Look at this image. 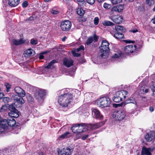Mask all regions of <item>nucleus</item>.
Returning <instances> with one entry per match:
<instances>
[{"label":"nucleus","instance_id":"f257e3e1","mask_svg":"<svg viewBox=\"0 0 155 155\" xmlns=\"http://www.w3.org/2000/svg\"><path fill=\"white\" fill-rule=\"evenodd\" d=\"M61 92V94L58 97V103L63 107H67L72 100V94L65 89L62 90Z\"/></svg>","mask_w":155,"mask_h":155},{"label":"nucleus","instance_id":"f03ea898","mask_svg":"<svg viewBox=\"0 0 155 155\" xmlns=\"http://www.w3.org/2000/svg\"><path fill=\"white\" fill-rule=\"evenodd\" d=\"M34 90L35 92L34 93V96L35 99L39 104L42 103L47 94V91L40 88H35Z\"/></svg>","mask_w":155,"mask_h":155},{"label":"nucleus","instance_id":"7ed1b4c3","mask_svg":"<svg viewBox=\"0 0 155 155\" xmlns=\"http://www.w3.org/2000/svg\"><path fill=\"white\" fill-rule=\"evenodd\" d=\"M109 43L106 40L102 41L101 46L100 48V55L102 58H105L108 57L109 50Z\"/></svg>","mask_w":155,"mask_h":155},{"label":"nucleus","instance_id":"20e7f679","mask_svg":"<svg viewBox=\"0 0 155 155\" xmlns=\"http://www.w3.org/2000/svg\"><path fill=\"white\" fill-rule=\"evenodd\" d=\"M87 124L84 123H81L75 124L71 127V129L73 133H77L76 137L78 138L81 137V133L86 130Z\"/></svg>","mask_w":155,"mask_h":155},{"label":"nucleus","instance_id":"39448f33","mask_svg":"<svg viewBox=\"0 0 155 155\" xmlns=\"http://www.w3.org/2000/svg\"><path fill=\"white\" fill-rule=\"evenodd\" d=\"M95 103L99 107L103 108L109 106L110 104L111 101L109 97H103L97 99Z\"/></svg>","mask_w":155,"mask_h":155},{"label":"nucleus","instance_id":"423d86ee","mask_svg":"<svg viewBox=\"0 0 155 155\" xmlns=\"http://www.w3.org/2000/svg\"><path fill=\"white\" fill-rule=\"evenodd\" d=\"M128 92L125 91H121L117 92L113 98V101L116 103L119 102L124 100L126 97Z\"/></svg>","mask_w":155,"mask_h":155},{"label":"nucleus","instance_id":"0eeeda50","mask_svg":"<svg viewBox=\"0 0 155 155\" xmlns=\"http://www.w3.org/2000/svg\"><path fill=\"white\" fill-rule=\"evenodd\" d=\"M22 97L18 95L15 94L12 96V98L14 100V104L17 107H21L25 102L24 100Z\"/></svg>","mask_w":155,"mask_h":155},{"label":"nucleus","instance_id":"6e6552de","mask_svg":"<svg viewBox=\"0 0 155 155\" xmlns=\"http://www.w3.org/2000/svg\"><path fill=\"white\" fill-rule=\"evenodd\" d=\"M112 116L116 120H121L124 118L125 117V113L124 111L121 110L114 113Z\"/></svg>","mask_w":155,"mask_h":155},{"label":"nucleus","instance_id":"1a4fd4ad","mask_svg":"<svg viewBox=\"0 0 155 155\" xmlns=\"http://www.w3.org/2000/svg\"><path fill=\"white\" fill-rule=\"evenodd\" d=\"M71 23L68 20H65L61 22V27L62 30L63 31H68L69 30L71 27Z\"/></svg>","mask_w":155,"mask_h":155},{"label":"nucleus","instance_id":"9d476101","mask_svg":"<svg viewBox=\"0 0 155 155\" xmlns=\"http://www.w3.org/2000/svg\"><path fill=\"white\" fill-rule=\"evenodd\" d=\"M104 124L103 122H100L94 124H87V130H94L102 126Z\"/></svg>","mask_w":155,"mask_h":155},{"label":"nucleus","instance_id":"9b49d317","mask_svg":"<svg viewBox=\"0 0 155 155\" xmlns=\"http://www.w3.org/2000/svg\"><path fill=\"white\" fill-rule=\"evenodd\" d=\"M92 112L94 117L96 119L101 120L103 119V115L98 110L93 108L92 109Z\"/></svg>","mask_w":155,"mask_h":155},{"label":"nucleus","instance_id":"f8f14e48","mask_svg":"<svg viewBox=\"0 0 155 155\" xmlns=\"http://www.w3.org/2000/svg\"><path fill=\"white\" fill-rule=\"evenodd\" d=\"M136 49V46L135 45H127L124 49L126 53L130 54L134 52Z\"/></svg>","mask_w":155,"mask_h":155},{"label":"nucleus","instance_id":"ddd939ff","mask_svg":"<svg viewBox=\"0 0 155 155\" xmlns=\"http://www.w3.org/2000/svg\"><path fill=\"white\" fill-rule=\"evenodd\" d=\"M8 127V122L6 119H3L0 121V132H2Z\"/></svg>","mask_w":155,"mask_h":155},{"label":"nucleus","instance_id":"4468645a","mask_svg":"<svg viewBox=\"0 0 155 155\" xmlns=\"http://www.w3.org/2000/svg\"><path fill=\"white\" fill-rule=\"evenodd\" d=\"M12 42L14 45H19L28 42L27 40L24 39L23 38H21L19 39H14L12 41Z\"/></svg>","mask_w":155,"mask_h":155},{"label":"nucleus","instance_id":"2eb2a0df","mask_svg":"<svg viewBox=\"0 0 155 155\" xmlns=\"http://www.w3.org/2000/svg\"><path fill=\"white\" fill-rule=\"evenodd\" d=\"M35 54V51L31 48H29L26 50L24 53V56L27 58L33 56Z\"/></svg>","mask_w":155,"mask_h":155},{"label":"nucleus","instance_id":"dca6fc26","mask_svg":"<svg viewBox=\"0 0 155 155\" xmlns=\"http://www.w3.org/2000/svg\"><path fill=\"white\" fill-rule=\"evenodd\" d=\"M98 37L94 35L93 36L89 37L87 39L86 42V44L87 45H89L92 42H95L98 40Z\"/></svg>","mask_w":155,"mask_h":155},{"label":"nucleus","instance_id":"f3484780","mask_svg":"<svg viewBox=\"0 0 155 155\" xmlns=\"http://www.w3.org/2000/svg\"><path fill=\"white\" fill-rule=\"evenodd\" d=\"M15 92L18 95L24 97L25 96V93L22 88L19 87H15L14 89Z\"/></svg>","mask_w":155,"mask_h":155},{"label":"nucleus","instance_id":"a211bd4d","mask_svg":"<svg viewBox=\"0 0 155 155\" xmlns=\"http://www.w3.org/2000/svg\"><path fill=\"white\" fill-rule=\"evenodd\" d=\"M111 20L113 21L116 23L120 24L122 21L123 18L121 16L115 15L112 17Z\"/></svg>","mask_w":155,"mask_h":155},{"label":"nucleus","instance_id":"6ab92c4d","mask_svg":"<svg viewBox=\"0 0 155 155\" xmlns=\"http://www.w3.org/2000/svg\"><path fill=\"white\" fill-rule=\"evenodd\" d=\"M58 153L59 155H70V150L67 148H64L62 150H58Z\"/></svg>","mask_w":155,"mask_h":155},{"label":"nucleus","instance_id":"aec40b11","mask_svg":"<svg viewBox=\"0 0 155 155\" xmlns=\"http://www.w3.org/2000/svg\"><path fill=\"white\" fill-rule=\"evenodd\" d=\"M153 149L150 148L143 147L141 151V155H151L150 153Z\"/></svg>","mask_w":155,"mask_h":155},{"label":"nucleus","instance_id":"412c9836","mask_svg":"<svg viewBox=\"0 0 155 155\" xmlns=\"http://www.w3.org/2000/svg\"><path fill=\"white\" fill-rule=\"evenodd\" d=\"M154 133L152 131L150 133H147L145 135V138L148 141H150L154 138Z\"/></svg>","mask_w":155,"mask_h":155},{"label":"nucleus","instance_id":"4be33fe9","mask_svg":"<svg viewBox=\"0 0 155 155\" xmlns=\"http://www.w3.org/2000/svg\"><path fill=\"white\" fill-rule=\"evenodd\" d=\"M8 115L10 117L17 118L19 115V112L16 109L13 111H10L8 114Z\"/></svg>","mask_w":155,"mask_h":155},{"label":"nucleus","instance_id":"5701e85b","mask_svg":"<svg viewBox=\"0 0 155 155\" xmlns=\"http://www.w3.org/2000/svg\"><path fill=\"white\" fill-rule=\"evenodd\" d=\"M64 64L67 67H70L73 65V62L71 59L65 58L63 60Z\"/></svg>","mask_w":155,"mask_h":155},{"label":"nucleus","instance_id":"b1692460","mask_svg":"<svg viewBox=\"0 0 155 155\" xmlns=\"http://www.w3.org/2000/svg\"><path fill=\"white\" fill-rule=\"evenodd\" d=\"M20 0H8V4L13 7L17 6L19 3Z\"/></svg>","mask_w":155,"mask_h":155},{"label":"nucleus","instance_id":"393cba45","mask_svg":"<svg viewBox=\"0 0 155 155\" xmlns=\"http://www.w3.org/2000/svg\"><path fill=\"white\" fill-rule=\"evenodd\" d=\"M8 122V126L9 125L10 126H13L15 124L16 121L15 120L12 118L10 117L8 118L7 120Z\"/></svg>","mask_w":155,"mask_h":155},{"label":"nucleus","instance_id":"a878e982","mask_svg":"<svg viewBox=\"0 0 155 155\" xmlns=\"http://www.w3.org/2000/svg\"><path fill=\"white\" fill-rule=\"evenodd\" d=\"M126 103L127 104L133 103L135 104V106L137 107L136 103L134 98L132 97H130L126 100Z\"/></svg>","mask_w":155,"mask_h":155},{"label":"nucleus","instance_id":"bb28decb","mask_svg":"<svg viewBox=\"0 0 155 155\" xmlns=\"http://www.w3.org/2000/svg\"><path fill=\"white\" fill-rule=\"evenodd\" d=\"M114 36L117 39H120L123 38L124 35L120 32H116L114 35Z\"/></svg>","mask_w":155,"mask_h":155},{"label":"nucleus","instance_id":"cd10ccee","mask_svg":"<svg viewBox=\"0 0 155 155\" xmlns=\"http://www.w3.org/2000/svg\"><path fill=\"white\" fill-rule=\"evenodd\" d=\"M56 61L55 60H53L49 63L48 65L45 67V68L47 69H51L53 68V64L55 63Z\"/></svg>","mask_w":155,"mask_h":155},{"label":"nucleus","instance_id":"c85d7f7f","mask_svg":"<svg viewBox=\"0 0 155 155\" xmlns=\"http://www.w3.org/2000/svg\"><path fill=\"white\" fill-rule=\"evenodd\" d=\"M102 24L104 25L105 26H112L114 25V24L112 22L107 20L103 21Z\"/></svg>","mask_w":155,"mask_h":155},{"label":"nucleus","instance_id":"c756f323","mask_svg":"<svg viewBox=\"0 0 155 155\" xmlns=\"http://www.w3.org/2000/svg\"><path fill=\"white\" fill-rule=\"evenodd\" d=\"M84 12V11L81 8H79L77 9V13L80 16L83 15Z\"/></svg>","mask_w":155,"mask_h":155},{"label":"nucleus","instance_id":"7c9ffc66","mask_svg":"<svg viewBox=\"0 0 155 155\" xmlns=\"http://www.w3.org/2000/svg\"><path fill=\"white\" fill-rule=\"evenodd\" d=\"M70 135V133L67 132L63 134H62L60 137V138H62V139H64V138H67L68 137H69Z\"/></svg>","mask_w":155,"mask_h":155},{"label":"nucleus","instance_id":"2f4dec72","mask_svg":"<svg viewBox=\"0 0 155 155\" xmlns=\"http://www.w3.org/2000/svg\"><path fill=\"white\" fill-rule=\"evenodd\" d=\"M117 8L118 10V12H121L124 9V5L122 4H120L117 6Z\"/></svg>","mask_w":155,"mask_h":155},{"label":"nucleus","instance_id":"473e14b6","mask_svg":"<svg viewBox=\"0 0 155 155\" xmlns=\"http://www.w3.org/2000/svg\"><path fill=\"white\" fill-rule=\"evenodd\" d=\"M78 2V4L81 6H84L86 4V3L84 0H77Z\"/></svg>","mask_w":155,"mask_h":155},{"label":"nucleus","instance_id":"72a5a7b5","mask_svg":"<svg viewBox=\"0 0 155 155\" xmlns=\"http://www.w3.org/2000/svg\"><path fill=\"white\" fill-rule=\"evenodd\" d=\"M115 28L117 31L119 32L120 31L124 30V28L123 26L120 25H117L115 26Z\"/></svg>","mask_w":155,"mask_h":155},{"label":"nucleus","instance_id":"f704fd0d","mask_svg":"<svg viewBox=\"0 0 155 155\" xmlns=\"http://www.w3.org/2000/svg\"><path fill=\"white\" fill-rule=\"evenodd\" d=\"M121 54H122L120 52H117L112 56V59H116L119 58L121 56Z\"/></svg>","mask_w":155,"mask_h":155},{"label":"nucleus","instance_id":"c9c22d12","mask_svg":"<svg viewBox=\"0 0 155 155\" xmlns=\"http://www.w3.org/2000/svg\"><path fill=\"white\" fill-rule=\"evenodd\" d=\"M103 7L106 9H109L110 8L111 5L110 4L105 2L104 4Z\"/></svg>","mask_w":155,"mask_h":155},{"label":"nucleus","instance_id":"e433bc0d","mask_svg":"<svg viewBox=\"0 0 155 155\" xmlns=\"http://www.w3.org/2000/svg\"><path fill=\"white\" fill-rule=\"evenodd\" d=\"M146 2L147 4L150 6L153 5L155 3L153 0H146Z\"/></svg>","mask_w":155,"mask_h":155},{"label":"nucleus","instance_id":"4c0bfd02","mask_svg":"<svg viewBox=\"0 0 155 155\" xmlns=\"http://www.w3.org/2000/svg\"><path fill=\"white\" fill-rule=\"evenodd\" d=\"M112 4L113 5L118 4L121 2L122 0H110Z\"/></svg>","mask_w":155,"mask_h":155},{"label":"nucleus","instance_id":"58836bf2","mask_svg":"<svg viewBox=\"0 0 155 155\" xmlns=\"http://www.w3.org/2000/svg\"><path fill=\"white\" fill-rule=\"evenodd\" d=\"M11 101L10 98L8 97H4L3 99V101L5 103H8Z\"/></svg>","mask_w":155,"mask_h":155},{"label":"nucleus","instance_id":"ea45409f","mask_svg":"<svg viewBox=\"0 0 155 155\" xmlns=\"http://www.w3.org/2000/svg\"><path fill=\"white\" fill-rule=\"evenodd\" d=\"M5 85L6 88V91L7 92H8L10 90L11 88V85L7 83H5Z\"/></svg>","mask_w":155,"mask_h":155},{"label":"nucleus","instance_id":"a19ab883","mask_svg":"<svg viewBox=\"0 0 155 155\" xmlns=\"http://www.w3.org/2000/svg\"><path fill=\"white\" fill-rule=\"evenodd\" d=\"M14 104H12L9 105V109L10 111H13L16 110L14 106Z\"/></svg>","mask_w":155,"mask_h":155},{"label":"nucleus","instance_id":"79ce46f5","mask_svg":"<svg viewBox=\"0 0 155 155\" xmlns=\"http://www.w3.org/2000/svg\"><path fill=\"white\" fill-rule=\"evenodd\" d=\"M94 23L95 25H97L99 22V19L98 17H96L94 20Z\"/></svg>","mask_w":155,"mask_h":155},{"label":"nucleus","instance_id":"37998d69","mask_svg":"<svg viewBox=\"0 0 155 155\" xmlns=\"http://www.w3.org/2000/svg\"><path fill=\"white\" fill-rule=\"evenodd\" d=\"M37 43V40L31 39V43L32 45H36Z\"/></svg>","mask_w":155,"mask_h":155},{"label":"nucleus","instance_id":"c03bdc74","mask_svg":"<svg viewBox=\"0 0 155 155\" xmlns=\"http://www.w3.org/2000/svg\"><path fill=\"white\" fill-rule=\"evenodd\" d=\"M111 12L112 13H113L114 12H118V10L117 8V7L114 6L111 10Z\"/></svg>","mask_w":155,"mask_h":155},{"label":"nucleus","instance_id":"a18cd8bd","mask_svg":"<svg viewBox=\"0 0 155 155\" xmlns=\"http://www.w3.org/2000/svg\"><path fill=\"white\" fill-rule=\"evenodd\" d=\"M151 88L153 94L155 95V85L153 84L152 85Z\"/></svg>","mask_w":155,"mask_h":155},{"label":"nucleus","instance_id":"49530a36","mask_svg":"<svg viewBox=\"0 0 155 155\" xmlns=\"http://www.w3.org/2000/svg\"><path fill=\"white\" fill-rule=\"evenodd\" d=\"M86 1L89 4L92 5L94 3L95 0H86Z\"/></svg>","mask_w":155,"mask_h":155},{"label":"nucleus","instance_id":"de8ad7c7","mask_svg":"<svg viewBox=\"0 0 155 155\" xmlns=\"http://www.w3.org/2000/svg\"><path fill=\"white\" fill-rule=\"evenodd\" d=\"M28 5V2L27 1H25L22 4V6L24 8H25Z\"/></svg>","mask_w":155,"mask_h":155},{"label":"nucleus","instance_id":"09e8293b","mask_svg":"<svg viewBox=\"0 0 155 155\" xmlns=\"http://www.w3.org/2000/svg\"><path fill=\"white\" fill-rule=\"evenodd\" d=\"M51 13L53 14H57L59 13V12L57 10L52 9L51 11Z\"/></svg>","mask_w":155,"mask_h":155},{"label":"nucleus","instance_id":"8fccbe9b","mask_svg":"<svg viewBox=\"0 0 155 155\" xmlns=\"http://www.w3.org/2000/svg\"><path fill=\"white\" fill-rule=\"evenodd\" d=\"M124 42L127 43H134V41H131L130 40H124Z\"/></svg>","mask_w":155,"mask_h":155},{"label":"nucleus","instance_id":"3c124183","mask_svg":"<svg viewBox=\"0 0 155 155\" xmlns=\"http://www.w3.org/2000/svg\"><path fill=\"white\" fill-rule=\"evenodd\" d=\"M74 91L75 93H76L77 96L76 97V98L78 96L80 95V92L78 90H75Z\"/></svg>","mask_w":155,"mask_h":155},{"label":"nucleus","instance_id":"603ef678","mask_svg":"<svg viewBox=\"0 0 155 155\" xmlns=\"http://www.w3.org/2000/svg\"><path fill=\"white\" fill-rule=\"evenodd\" d=\"M88 134L85 135L84 136H83L81 137V139L83 140H84L88 137Z\"/></svg>","mask_w":155,"mask_h":155},{"label":"nucleus","instance_id":"864d4df0","mask_svg":"<svg viewBox=\"0 0 155 155\" xmlns=\"http://www.w3.org/2000/svg\"><path fill=\"white\" fill-rule=\"evenodd\" d=\"M73 54L75 57H79L80 56V54L79 53H76L75 52L73 53Z\"/></svg>","mask_w":155,"mask_h":155},{"label":"nucleus","instance_id":"5fc2aeb1","mask_svg":"<svg viewBox=\"0 0 155 155\" xmlns=\"http://www.w3.org/2000/svg\"><path fill=\"white\" fill-rule=\"evenodd\" d=\"M45 53L46 52H44L43 53H42V54H40L39 56V58L40 59H42L44 58V56L43 55V54Z\"/></svg>","mask_w":155,"mask_h":155},{"label":"nucleus","instance_id":"6e6d98bb","mask_svg":"<svg viewBox=\"0 0 155 155\" xmlns=\"http://www.w3.org/2000/svg\"><path fill=\"white\" fill-rule=\"evenodd\" d=\"M149 110L151 112H152L154 110V109L153 108V107H151V106H150L149 107Z\"/></svg>","mask_w":155,"mask_h":155},{"label":"nucleus","instance_id":"4d7b16f0","mask_svg":"<svg viewBox=\"0 0 155 155\" xmlns=\"http://www.w3.org/2000/svg\"><path fill=\"white\" fill-rule=\"evenodd\" d=\"M92 93H87L86 94H85V96H88L89 97H90V96H91V95H92Z\"/></svg>","mask_w":155,"mask_h":155},{"label":"nucleus","instance_id":"13d9d810","mask_svg":"<svg viewBox=\"0 0 155 155\" xmlns=\"http://www.w3.org/2000/svg\"><path fill=\"white\" fill-rule=\"evenodd\" d=\"M4 95L3 93H0V99L2 98L4 96Z\"/></svg>","mask_w":155,"mask_h":155},{"label":"nucleus","instance_id":"bf43d9fd","mask_svg":"<svg viewBox=\"0 0 155 155\" xmlns=\"http://www.w3.org/2000/svg\"><path fill=\"white\" fill-rule=\"evenodd\" d=\"M131 31L133 33H135L137 31V29H132L131 30Z\"/></svg>","mask_w":155,"mask_h":155},{"label":"nucleus","instance_id":"052dcab7","mask_svg":"<svg viewBox=\"0 0 155 155\" xmlns=\"http://www.w3.org/2000/svg\"><path fill=\"white\" fill-rule=\"evenodd\" d=\"M80 50H84V47L83 45H81L79 48Z\"/></svg>","mask_w":155,"mask_h":155},{"label":"nucleus","instance_id":"680f3d73","mask_svg":"<svg viewBox=\"0 0 155 155\" xmlns=\"http://www.w3.org/2000/svg\"><path fill=\"white\" fill-rule=\"evenodd\" d=\"M152 20L153 23L155 24V15L154 16V18L152 19Z\"/></svg>","mask_w":155,"mask_h":155},{"label":"nucleus","instance_id":"e2e57ef3","mask_svg":"<svg viewBox=\"0 0 155 155\" xmlns=\"http://www.w3.org/2000/svg\"><path fill=\"white\" fill-rule=\"evenodd\" d=\"M149 91V89H147L145 90L144 92L145 93H148Z\"/></svg>","mask_w":155,"mask_h":155},{"label":"nucleus","instance_id":"0e129e2a","mask_svg":"<svg viewBox=\"0 0 155 155\" xmlns=\"http://www.w3.org/2000/svg\"><path fill=\"white\" fill-rule=\"evenodd\" d=\"M66 38V37H64L62 38V41H64Z\"/></svg>","mask_w":155,"mask_h":155},{"label":"nucleus","instance_id":"69168bd1","mask_svg":"<svg viewBox=\"0 0 155 155\" xmlns=\"http://www.w3.org/2000/svg\"><path fill=\"white\" fill-rule=\"evenodd\" d=\"M33 17H30L28 19V20L29 21L31 20L32 19Z\"/></svg>","mask_w":155,"mask_h":155},{"label":"nucleus","instance_id":"338daca9","mask_svg":"<svg viewBox=\"0 0 155 155\" xmlns=\"http://www.w3.org/2000/svg\"><path fill=\"white\" fill-rule=\"evenodd\" d=\"M80 50H81L79 49V48H77V50H76V52H78Z\"/></svg>","mask_w":155,"mask_h":155},{"label":"nucleus","instance_id":"774afa93","mask_svg":"<svg viewBox=\"0 0 155 155\" xmlns=\"http://www.w3.org/2000/svg\"><path fill=\"white\" fill-rule=\"evenodd\" d=\"M5 106H2V107L1 108V110H2L3 109H4L5 108Z\"/></svg>","mask_w":155,"mask_h":155}]
</instances>
